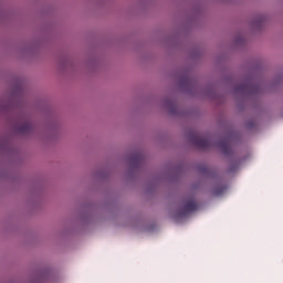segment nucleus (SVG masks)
<instances>
[{"instance_id": "7ed1b4c3", "label": "nucleus", "mask_w": 283, "mask_h": 283, "mask_svg": "<svg viewBox=\"0 0 283 283\" xmlns=\"http://www.w3.org/2000/svg\"><path fill=\"white\" fill-rule=\"evenodd\" d=\"M219 148L221 149V151H222L226 156L231 155V144H230L229 139H222V140L219 143Z\"/></svg>"}, {"instance_id": "f03ea898", "label": "nucleus", "mask_w": 283, "mask_h": 283, "mask_svg": "<svg viewBox=\"0 0 283 283\" xmlns=\"http://www.w3.org/2000/svg\"><path fill=\"white\" fill-rule=\"evenodd\" d=\"M196 210H198V203L193 199H190L189 201H187L185 203V207H184L182 211L179 212V216L186 217L187 214H189Z\"/></svg>"}, {"instance_id": "f257e3e1", "label": "nucleus", "mask_w": 283, "mask_h": 283, "mask_svg": "<svg viewBox=\"0 0 283 283\" xmlns=\"http://www.w3.org/2000/svg\"><path fill=\"white\" fill-rule=\"evenodd\" d=\"M192 144L197 146L199 149L211 148V139H209V137H200L198 135H195L192 137Z\"/></svg>"}, {"instance_id": "20e7f679", "label": "nucleus", "mask_w": 283, "mask_h": 283, "mask_svg": "<svg viewBox=\"0 0 283 283\" xmlns=\"http://www.w3.org/2000/svg\"><path fill=\"white\" fill-rule=\"evenodd\" d=\"M32 124H30V122H25L24 124H22L21 126H19L18 132L21 134H28L32 132Z\"/></svg>"}, {"instance_id": "39448f33", "label": "nucleus", "mask_w": 283, "mask_h": 283, "mask_svg": "<svg viewBox=\"0 0 283 283\" xmlns=\"http://www.w3.org/2000/svg\"><path fill=\"white\" fill-rule=\"evenodd\" d=\"M226 189H227V188H224V186H221L220 188H217V189L214 190V195H216V196H220V195L223 193V191H224Z\"/></svg>"}, {"instance_id": "423d86ee", "label": "nucleus", "mask_w": 283, "mask_h": 283, "mask_svg": "<svg viewBox=\"0 0 283 283\" xmlns=\"http://www.w3.org/2000/svg\"><path fill=\"white\" fill-rule=\"evenodd\" d=\"M135 159L137 163H140V160L143 159V157L140 155H135Z\"/></svg>"}, {"instance_id": "0eeeda50", "label": "nucleus", "mask_w": 283, "mask_h": 283, "mask_svg": "<svg viewBox=\"0 0 283 283\" xmlns=\"http://www.w3.org/2000/svg\"><path fill=\"white\" fill-rule=\"evenodd\" d=\"M240 90H241V91H244V86H240Z\"/></svg>"}]
</instances>
